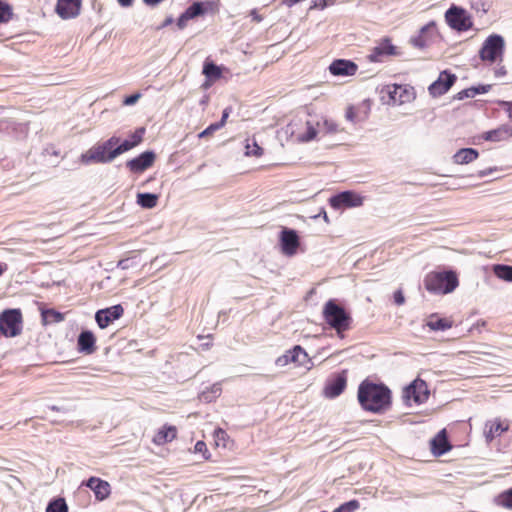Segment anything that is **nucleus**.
<instances>
[{
    "mask_svg": "<svg viewBox=\"0 0 512 512\" xmlns=\"http://www.w3.org/2000/svg\"><path fill=\"white\" fill-rule=\"evenodd\" d=\"M472 7L475 8L477 11H482L483 13H486L488 11V8L486 7V4L481 3H473Z\"/></svg>",
    "mask_w": 512,
    "mask_h": 512,
    "instance_id": "obj_57",
    "label": "nucleus"
},
{
    "mask_svg": "<svg viewBox=\"0 0 512 512\" xmlns=\"http://www.w3.org/2000/svg\"><path fill=\"white\" fill-rule=\"evenodd\" d=\"M195 452H198V453L208 452L206 444H205L204 441H197L196 442V444H195ZM203 455H205V454H203ZM204 458L208 459L209 456H204Z\"/></svg>",
    "mask_w": 512,
    "mask_h": 512,
    "instance_id": "obj_51",
    "label": "nucleus"
},
{
    "mask_svg": "<svg viewBox=\"0 0 512 512\" xmlns=\"http://www.w3.org/2000/svg\"><path fill=\"white\" fill-rule=\"evenodd\" d=\"M431 452L434 456L440 457L452 449V444L450 443L447 435L446 429L440 430L431 440H430Z\"/></svg>",
    "mask_w": 512,
    "mask_h": 512,
    "instance_id": "obj_18",
    "label": "nucleus"
},
{
    "mask_svg": "<svg viewBox=\"0 0 512 512\" xmlns=\"http://www.w3.org/2000/svg\"><path fill=\"white\" fill-rule=\"evenodd\" d=\"M479 157V152L475 148H461L453 155V161L456 164H469Z\"/></svg>",
    "mask_w": 512,
    "mask_h": 512,
    "instance_id": "obj_26",
    "label": "nucleus"
},
{
    "mask_svg": "<svg viewBox=\"0 0 512 512\" xmlns=\"http://www.w3.org/2000/svg\"><path fill=\"white\" fill-rule=\"evenodd\" d=\"M308 355L305 350L296 345L293 349L288 350L283 356L279 357L276 361L278 365H286L289 362L298 363L299 365L303 364L307 359Z\"/></svg>",
    "mask_w": 512,
    "mask_h": 512,
    "instance_id": "obj_22",
    "label": "nucleus"
},
{
    "mask_svg": "<svg viewBox=\"0 0 512 512\" xmlns=\"http://www.w3.org/2000/svg\"><path fill=\"white\" fill-rule=\"evenodd\" d=\"M12 8L11 6L0 0V23H5L11 19Z\"/></svg>",
    "mask_w": 512,
    "mask_h": 512,
    "instance_id": "obj_43",
    "label": "nucleus"
},
{
    "mask_svg": "<svg viewBox=\"0 0 512 512\" xmlns=\"http://www.w3.org/2000/svg\"><path fill=\"white\" fill-rule=\"evenodd\" d=\"M505 74H506V69L503 66L495 70L496 77H500V76H503Z\"/></svg>",
    "mask_w": 512,
    "mask_h": 512,
    "instance_id": "obj_59",
    "label": "nucleus"
},
{
    "mask_svg": "<svg viewBox=\"0 0 512 512\" xmlns=\"http://www.w3.org/2000/svg\"><path fill=\"white\" fill-rule=\"evenodd\" d=\"M439 37L435 21H430L418 31V48L427 47Z\"/></svg>",
    "mask_w": 512,
    "mask_h": 512,
    "instance_id": "obj_21",
    "label": "nucleus"
},
{
    "mask_svg": "<svg viewBox=\"0 0 512 512\" xmlns=\"http://www.w3.org/2000/svg\"><path fill=\"white\" fill-rule=\"evenodd\" d=\"M124 309L122 305L117 304L108 308L100 309L95 313V321L99 328L108 327L114 320L123 316Z\"/></svg>",
    "mask_w": 512,
    "mask_h": 512,
    "instance_id": "obj_12",
    "label": "nucleus"
},
{
    "mask_svg": "<svg viewBox=\"0 0 512 512\" xmlns=\"http://www.w3.org/2000/svg\"><path fill=\"white\" fill-rule=\"evenodd\" d=\"M46 512H68L66 500L62 497L53 498L47 504Z\"/></svg>",
    "mask_w": 512,
    "mask_h": 512,
    "instance_id": "obj_34",
    "label": "nucleus"
},
{
    "mask_svg": "<svg viewBox=\"0 0 512 512\" xmlns=\"http://www.w3.org/2000/svg\"><path fill=\"white\" fill-rule=\"evenodd\" d=\"M249 15L252 17V20L257 23H260L263 20V17L260 14H258L257 9H252Z\"/></svg>",
    "mask_w": 512,
    "mask_h": 512,
    "instance_id": "obj_56",
    "label": "nucleus"
},
{
    "mask_svg": "<svg viewBox=\"0 0 512 512\" xmlns=\"http://www.w3.org/2000/svg\"><path fill=\"white\" fill-rule=\"evenodd\" d=\"M117 2L122 7H130L132 6L134 0H117Z\"/></svg>",
    "mask_w": 512,
    "mask_h": 512,
    "instance_id": "obj_58",
    "label": "nucleus"
},
{
    "mask_svg": "<svg viewBox=\"0 0 512 512\" xmlns=\"http://www.w3.org/2000/svg\"><path fill=\"white\" fill-rule=\"evenodd\" d=\"M491 89L490 84H479L476 86H471L469 88L463 89L460 92H458L454 99L456 100H464L466 98H473L478 94H485L489 92Z\"/></svg>",
    "mask_w": 512,
    "mask_h": 512,
    "instance_id": "obj_27",
    "label": "nucleus"
},
{
    "mask_svg": "<svg viewBox=\"0 0 512 512\" xmlns=\"http://www.w3.org/2000/svg\"><path fill=\"white\" fill-rule=\"evenodd\" d=\"M457 76L449 70H443L440 72L438 78L432 82L428 91L432 97H439L447 93L450 88L455 84Z\"/></svg>",
    "mask_w": 512,
    "mask_h": 512,
    "instance_id": "obj_9",
    "label": "nucleus"
},
{
    "mask_svg": "<svg viewBox=\"0 0 512 512\" xmlns=\"http://www.w3.org/2000/svg\"><path fill=\"white\" fill-rule=\"evenodd\" d=\"M494 275L504 281L512 282V266L506 264H496L493 266Z\"/></svg>",
    "mask_w": 512,
    "mask_h": 512,
    "instance_id": "obj_33",
    "label": "nucleus"
},
{
    "mask_svg": "<svg viewBox=\"0 0 512 512\" xmlns=\"http://www.w3.org/2000/svg\"><path fill=\"white\" fill-rule=\"evenodd\" d=\"M44 323H60L64 320V315L54 309H46L41 313Z\"/></svg>",
    "mask_w": 512,
    "mask_h": 512,
    "instance_id": "obj_35",
    "label": "nucleus"
},
{
    "mask_svg": "<svg viewBox=\"0 0 512 512\" xmlns=\"http://www.w3.org/2000/svg\"><path fill=\"white\" fill-rule=\"evenodd\" d=\"M82 485H86L90 488L94 492L95 498L99 501L105 500L111 493L110 484L97 477H90L87 481L83 482Z\"/></svg>",
    "mask_w": 512,
    "mask_h": 512,
    "instance_id": "obj_20",
    "label": "nucleus"
},
{
    "mask_svg": "<svg viewBox=\"0 0 512 512\" xmlns=\"http://www.w3.org/2000/svg\"><path fill=\"white\" fill-rule=\"evenodd\" d=\"M496 170H497L496 167H494V168L490 167V168H487V169L479 170L477 172V177L484 178V177L490 175L493 171H496Z\"/></svg>",
    "mask_w": 512,
    "mask_h": 512,
    "instance_id": "obj_55",
    "label": "nucleus"
},
{
    "mask_svg": "<svg viewBox=\"0 0 512 512\" xmlns=\"http://www.w3.org/2000/svg\"><path fill=\"white\" fill-rule=\"evenodd\" d=\"M316 126L319 128V131H325L326 133L338 132V125L332 119L323 118L322 121L316 122Z\"/></svg>",
    "mask_w": 512,
    "mask_h": 512,
    "instance_id": "obj_39",
    "label": "nucleus"
},
{
    "mask_svg": "<svg viewBox=\"0 0 512 512\" xmlns=\"http://www.w3.org/2000/svg\"><path fill=\"white\" fill-rule=\"evenodd\" d=\"M320 215H322L323 219L326 221V222H329V219H328V216H327V213L324 209H322V211L320 212L319 215H316L314 216V218H317L319 217Z\"/></svg>",
    "mask_w": 512,
    "mask_h": 512,
    "instance_id": "obj_62",
    "label": "nucleus"
},
{
    "mask_svg": "<svg viewBox=\"0 0 512 512\" xmlns=\"http://www.w3.org/2000/svg\"><path fill=\"white\" fill-rule=\"evenodd\" d=\"M190 18L188 17V15L186 14V12L184 11L180 16L179 18L177 19V26L179 29H183L186 24H187V21H189Z\"/></svg>",
    "mask_w": 512,
    "mask_h": 512,
    "instance_id": "obj_50",
    "label": "nucleus"
},
{
    "mask_svg": "<svg viewBox=\"0 0 512 512\" xmlns=\"http://www.w3.org/2000/svg\"><path fill=\"white\" fill-rule=\"evenodd\" d=\"M245 155L260 157L263 155V148L258 145L254 138L247 139L245 145Z\"/></svg>",
    "mask_w": 512,
    "mask_h": 512,
    "instance_id": "obj_37",
    "label": "nucleus"
},
{
    "mask_svg": "<svg viewBox=\"0 0 512 512\" xmlns=\"http://www.w3.org/2000/svg\"><path fill=\"white\" fill-rule=\"evenodd\" d=\"M497 505L512 510V487L501 492L496 498Z\"/></svg>",
    "mask_w": 512,
    "mask_h": 512,
    "instance_id": "obj_36",
    "label": "nucleus"
},
{
    "mask_svg": "<svg viewBox=\"0 0 512 512\" xmlns=\"http://www.w3.org/2000/svg\"><path fill=\"white\" fill-rule=\"evenodd\" d=\"M512 136V127L508 125L500 126L496 129L484 132L481 139L491 142H500Z\"/></svg>",
    "mask_w": 512,
    "mask_h": 512,
    "instance_id": "obj_25",
    "label": "nucleus"
},
{
    "mask_svg": "<svg viewBox=\"0 0 512 512\" xmlns=\"http://www.w3.org/2000/svg\"><path fill=\"white\" fill-rule=\"evenodd\" d=\"M393 298H394L395 304H397V305H402L405 302V297L401 290L395 291Z\"/></svg>",
    "mask_w": 512,
    "mask_h": 512,
    "instance_id": "obj_52",
    "label": "nucleus"
},
{
    "mask_svg": "<svg viewBox=\"0 0 512 512\" xmlns=\"http://www.w3.org/2000/svg\"><path fill=\"white\" fill-rule=\"evenodd\" d=\"M431 394L426 381L418 376V405L425 403Z\"/></svg>",
    "mask_w": 512,
    "mask_h": 512,
    "instance_id": "obj_38",
    "label": "nucleus"
},
{
    "mask_svg": "<svg viewBox=\"0 0 512 512\" xmlns=\"http://www.w3.org/2000/svg\"><path fill=\"white\" fill-rule=\"evenodd\" d=\"M397 54L396 47L389 38L382 39L367 56L370 62H383L387 57Z\"/></svg>",
    "mask_w": 512,
    "mask_h": 512,
    "instance_id": "obj_14",
    "label": "nucleus"
},
{
    "mask_svg": "<svg viewBox=\"0 0 512 512\" xmlns=\"http://www.w3.org/2000/svg\"><path fill=\"white\" fill-rule=\"evenodd\" d=\"M172 23H173V18H172L171 16H169V17H167V18L164 20V22H163V24H162V27H166V26H168V25H170V24H172Z\"/></svg>",
    "mask_w": 512,
    "mask_h": 512,
    "instance_id": "obj_61",
    "label": "nucleus"
},
{
    "mask_svg": "<svg viewBox=\"0 0 512 512\" xmlns=\"http://www.w3.org/2000/svg\"><path fill=\"white\" fill-rule=\"evenodd\" d=\"M216 7L214 1H195L186 10V14L191 19L203 16L209 11H213Z\"/></svg>",
    "mask_w": 512,
    "mask_h": 512,
    "instance_id": "obj_24",
    "label": "nucleus"
},
{
    "mask_svg": "<svg viewBox=\"0 0 512 512\" xmlns=\"http://www.w3.org/2000/svg\"><path fill=\"white\" fill-rule=\"evenodd\" d=\"M82 0H57L56 13L62 19H73L80 14Z\"/></svg>",
    "mask_w": 512,
    "mask_h": 512,
    "instance_id": "obj_16",
    "label": "nucleus"
},
{
    "mask_svg": "<svg viewBox=\"0 0 512 512\" xmlns=\"http://www.w3.org/2000/svg\"><path fill=\"white\" fill-rule=\"evenodd\" d=\"M221 394V385L216 383L211 387V391L202 392L200 398L205 402H211L214 398H217Z\"/></svg>",
    "mask_w": 512,
    "mask_h": 512,
    "instance_id": "obj_41",
    "label": "nucleus"
},
{
    "mask_svg": "<svg viewBox=\"0 0 512 512\" xmlns=\"http://www.w3.org/2000/svg\"><path fill=\"white\" fill-rule=\"evenodd\" d=\"M323 317L326 323L333 328L337 335L344 337V332L349 330L352 323L351 315L336 300H328L323 307Z\"/></svg>",
    "mask_w": 512,
    "mask_h": 512,
    "instance_id": "obj_3",
    "label": "nucleus"
},
{
    "mask_svg": "<svg viewBox=\"0 0 512 512\" xmlns=\"http://www.w3.org/2000/svg\"><path fill=\"white\" fill-rule=\"evenodd\" d=\"M216 435L217 437H223L224 435H226L225 431L222 430V429H219L217 432H216Z\"/></svg>",
    "mask_w": 512,
    "mask_h": 512,
    "instance_id": "obj_64",
    "label": "nucleus"
},
{
    "mask_svg": "<svg viewBox=\"0 0 512 512\" xmlns=\"http://www.w3.org/2000/svg\"><path fill=\"white\" fill-rule=\"evenodd\" d=\"M177 436V429L175 426H163L153 438V442L157 445H163L171 442Z\"/></svg>",
    "mask_w": 512,
    "mask_h": 512,
    "instance_id": "obj_28",
    "label": "nucleus"
},
{
    "mask_svg": "<svg viewBox=\"0 0 512 512\" xmlns=\"http://www.w3.org/2000/svg\"><path fill=\"white\" fill-rule=\"evenodd\" d=\"M453 325V321L448 318H441L437 314H431L425 324L433 331H445L450 329Z\"/></svg>",
    "mask_w": 512,
    "mask_h": 512,
    "instance_id": "obj_29",
    "label": "nucleus"
},
{
    "mask_svg": "<svg viewBox=\"0 0 512 512\" xmlns=\"http://www.w3.org/2000/svg\"><path fill=\"white\" fill-rule=\"evenodd\" d=\"M357 400L364 411L382 414L391 408L392 392L384 383L364 379L358 386Z\"/></svg>",
    "mask_w": 512,
    "mask_h": 512,
    "instance_id": "obj_1",
    "label": "nucleus"
},
{
    "mask_svg": "<svg viewBox=\"0 0 512 512\" xmlns=\"http://www.w3.org/2000/svg\"><path fill=\"white\" fill-rule=\"evenodd\" d=\"M334 0H315L314 7L319 9L326 8L329 4L333 3Z\"/></svg>",
    "mask_w": 512,
    "mask_h": 512,
    "instance_id": "obj_54",
    "label": "nucleus"
},
{
    "mask_svg": "<svg viewBox=\"0 0 512 512\" xmlns=\"http://www.w3.org/2000/svg\"><path fill=\"white\" fill-rule=\"evenodd\" d=\"M360 507L358 500L353 499L348 502L341 504L338 509L339 512H355Z\"/></svg>",
    "mask_w": 512,
    "mask_h": 512,
    "instance_id": "obj_44",
    "label": "nucleus"
},
{
    "mask_svg": "<svg viewBox=\"0 0 512 512\" xmlns=\"http://www.w3.org/2000/svg\"><path fill=\"white\" fill-rule=\"evenodd\" d=\"M8 270V265L5 262H0V277Z\"/></svg>",
    "mask_w": 512,
    "mask_h": 512,
    "instance_id": "obj_60",
    "label": "nucleus"
},
{
    "mask_svg": "<svg viewBox=\"0 0 512 512\" xmlns=\"http://www.w3.org/2000/svg\"><path fill=\"white\" fill-rule=\"evenodd\" d=\"M389 98L393 104L402 105L415 98L414 88L407 85L394 84L389 87Z\"/></svg>",
    "mask_w": 512,
    "mask_h": 512,
    "instance_id": "obj_15",
    "label": "nucleus"
},
{
    "mask_svg": "<svg viewBox=\"0 0 512 512\" xmlns=\"http://www.w3.org/2000/svg\"><path fill=\"white\" fill-rule=\"evenodd\" d=\"M447 24L458 32H464L472 28L473 22L468 12L459 6L452 5L445 12Z\"/></svg>",
    "mask_w": 512,
    "mask_h": 512,
    "instance_id": "obj_6",
    "label": "nucleus"
},
{
    "mask_svg": "<svg viewBox=\"0 0 512 512\" xmlns=\"http://www.w3.org/2000/svg\"><path fill=\"white\" fill-rule=\"evenodd\" d=\"M221 129L220 127H218L217 123H212L210 124L206 129H204L202 132L199 133L198 137L199 138H204V137H207L211 134H213L214 132H216L217 130Z\"/></svg>",
    "mask_w": 512,
    "mask_h": 512,
    "instance_id": "obj_46",
    "label": "nucleus"
},
{
    "mask_svg": "<svg viewBox=\"0 0 512 512\" xmlns=\"http://www.w3.org/2000/svg\"><path fill=\"white\" fill-rule=\"evenodd\" d=\"M347 386V370L332 374L326 381L324 395L333 399L338 397Z\"/></svg>",
    "mask_w": 512,
    "mask_h": 512,
    "instance_id": "obj_10",
    "label": "nucleus"
},
{
    "mask_svg": "<svg viewBox=\"0 0 512 512\" xmlns=\"http://www.w3.org/2000/svg\"><path fill=\"white\" fill-rule=\"evenodd\" d=\"M504 46V38L499 34H492L483 42L479 56L481 60L493 63L502 55Z\"/></svg>",
    "mask_w": 512,
    "mask_h": 512,
    "instance_id": "obj_7",
    "label": "nucleus"
},
{
    "mask_svg": "<svg viewBox=\"0 0 512 512\" xmlns=\"http://www.w3.org/2000/svg\"><path fill=\"white\" fill-rule=\"evenodd\" d=\"M22 330L20 309H7L0 314V332L6 337H16Z\"/></svg>",
    "mask_w": 512,
    "mask_h": 512,
    "instance_id": "obj_5",
    "label": "nucleus"
},
{
    "mask_svg": "<svg viewBox=\"0 0 512 512\" xmlns=\"http://www.w3.org/2000/svg\"><path fill=\"white\" fill-rule=\"evenodd\" d=\"M96 339L94 334L89 330L82 331L77 339L78 351L86 355H90L96 350Z\"/></svg>",
    "mask_w": 512,
    "mask_h": 512,
    "instance_id": "obj_23",
    "label": "nucleus"
},
{
    "mask_svg": "<svg viewBox=\"0 0 512 512\" xmlns=\"http://www.w3.org/2000/svg\"><path fill=\"white\" fill-rule=\"evenodd\" d=\"M158 195L154 193H138L137 204L145 209H152L157 205Z\"/></svg>",
    "mask_w": 512,
    "mask_h": 512,
    "instance_id": "obj_31",
    "label": "nucleus"
},
{
    "mask_svg": "<svg viewBox=\"0 0 512 512\" xmlns=\"http://www.w3.org/2000/svg\"><path fill=\"white\" fill-rule=\"evenodd\" d=\"M131 264H132V260L130 258L121 259L118 262L117 267L121 268L123 270H126V269H129L131 267Z\"/></svg>",
    "mask_w": 512,
    "mask_h": 512,
    "instance_id": "obj_53",
    "label": "nucleus"
},
{
    "mask_svg": "<svg viewBox=\"0 0 512 512\" xmlns=\"http://www.w3.org/2000/svg\"><path fill=\"white\" fill-rule=\"evenodd\" d=\"M144 134L145 128L139 127L134 131V133L131 134L128 140H130L133 143L134 147H136L142 142Z\"/></svg>",
    "mask_w": 512,
    "mask_h": 512,
    "instance_id": "obj_45",
    "label": "nucleus"
},
{
    "mask_svg": "<svg viewBox=\"0 0 512 512\" xmlns=\"http://www.w3.org/2000/svg\"><path fill=\"white\" fill-rule=\"evenodd\" d=\"M202 73L211 81L218 80L222 76L221 67L209 60L204 62Z\"/></svg>",
    "mask_w": 512,
    "mask_h": 512,
    "instance_id": "obj_30",
    "label": "nucleus"
},
{
    "mask_svg": "<svg viewBox=\"0 0 512 512\" xmlns=\"http://www.w3.org/2000/svg\"><path fill=\"white\" fill-rule=\"evenodd\" d=\"M306 125V132L299 136V139L302 142H309L313 140L319 131V128H316L315 124L311 121H307Z\"/></svg>",
    "mask_w": 512,
    "mask_h": 512,
    "instance_id": "obj_40",
    "label": "nucleus"
},
{
    "mask_svg": "<svg viewBox=\"0 0 512 512\" xmlns=\"http://www.w3.org/2000/svg\"><path fill=\"white\" fill-rule=\"evenodd\" d=\"M509 430V424L500 418L487 420L484 425V438L487 444H491L496 437Z\"/></svg>",
    "mask_w": 512,
    "mask_h": 512,
    "instance_id": "obj_17",
    "label": "nucleus"
},
{
    "mask_svg": "<svg viewBox=\"0 0 512 512\" xmlns=\"http://www.w3.org/2000/svg\"><path fill=\"white\" fill-rule=\"evenodd\" d=\"M280 246L283 254L293 256L300 245V238L296 230L284 227L279 235Z\"/></svg>",
    "mask_w": 512,
    "mask_h": 512,
    "instance_id": "obj_11",
    "label": "nucleus"
},
{
    "mask_svg": "<svg viewBox=\"0 0 512 512\" xmlns=\"http://www.w3.org/2000/svg\"><path fill=\"white\" fill-rule=\"evenodd\" d=\"M133 148H134V145L130 140L125 139V140L121 141V138L118 137V143L115 145L116 158L119 155H121Z\"/></svg>",
    "mask_w": 512,
    "mask_h": 512,
    "instance_id": "obj_42",
    "label": "nucleus"
},
{
    "mask_svg": "<svg viewBox=\"0 0 512 512\" xmlns=\"http://www.w3.org/2000/svg\"><path fill=\"white\" fill-rule=\"evenodd\" d=\"M231 110H232L231 107H226L223 110L221 119L218 122H216L218 127L222 128L225 125V123L230 115Z\"/></svg>",
    "mask_w": 512,
    "mask_h": 512,
    "instance_id": "obj_49",
    "label": "nucleus"
},
{
    "mask_svg": "<svg viewBox=\"0 0 512 512\" xmlns=\"http://www.w3.org/2000/svg\"><path fill=\"white\" fill-rule=\"evenodd\" d=\"M141 97L140 93H134L124 98L123 104L126 106L134 105Z\"/></svg>",
    "mask_w": 512,
    "mask_h": 512,
    "instance_id": "obj_47",
    "label": "nucleus"
},
{
    "mask_svg": "<svg viewBox=\"0 0 512 512\" xmlns=\"http://www.w3.org/2000/svg\"><path fill=\"white\" fill-rule=\"evenodd\" d=\"M425 289L434 295H447L459 286V278L453 269L432 271L423 280Z\"/></svg>",
    "mask_w": 512,
    "mask_h": 512,
    "instance_id": "obj_2",
    "label": "nucleus"
},
{
    "mask_svg": "<svg viewBox=\"0 0 512 512\" xmlns=\"http://www.w3.org/2000/svg\"><path fill=\"white\" fill-rule=\"evenodd\" d=\"M401 399L406 407H411V401L416 402V378L403 388Z\"/></svg>",
    "mask_w": 512,
    "mask_h": 512,
    "instance_id": "obj_32",
    "label": "nucleus"
},
{
    "mask_svg": "<svg viewBox=\"0 0 512 512\" xmlns=\"http://www.w3.org/2000/svg\"><path fill=\"white\" fill-rule=\"evenodd\" d=\"M357 69V64L348 59H336L329 66V72L334 76H353Z\"/></svg>",
    "mask_w": 512,
    "mask_h": 512,
    "instance_id": "obj_19",
    "label": "nucleus"
},
{
    "mask_svg": "<svg viewBox=\"0 0 512 512\" xmlns=\"http://www.w3.org/2000/svg\"><path fill=\"white\" fill-rule=\"evenodd\" d=\"M345 117L348 121L353 122V123H357L359 121L353 106H349L347 108Z\"/></svg>",
    "mask_w": 512,
    "mask_h": 512,
    "instance_id": "obj_48",
    "label": "nucleus"
},
{
    "mask_svg": "<svg viewBox=\"0 0 512 512\" xmlns=\"http://www.w3.org/2000/svg\"><path fill=\"white\" fill-rule=\"evenodd\" d=\"M364 198L355 191L346 190L339 192L329 198L330 206L339 210L341 208H353L363 205Z\"/></svg>",
    "mask_w": 512,
    "mask_h": 512,
    "instance_id": "obj_8",
    "label": "nucleus"
},
{
    "mask_svg": "<svg viewBox=\"0 0 512 512\" xmlns=\"http://www.w3.org/2000/svg\"><path fill=\"white\" fill-rule=\"evenodd\" d=\"M156 159L154 151L148 150L139 154L137 157L127 161V168L133 173H141L150 168Z\"/></svg>",
    "mask_w": 512,
    "mask_h": 512,
    "instance_id": "obj_13",
    "label": "nucleus"
},
{
    "mask_svg": "<svg viewBox=\"0 0 512 512\" xmlns=\"http://www.w3.org/2000/svg\"><path fill=\"white\" fill-rule=\"evenodd\" d=\"M48 408H49L50 410H52V411H57V412H59V411H62V410H63V408H61V407H59V406H56V405H51V406H49Z\"/></svg>",
    "mask_w": 512,
    "mask_h": 512,
    "instance_id": "obj_63",
    "label": "nucleus"
},
{
    "mask_svg": "<svg viewBox=\"0 0 512 512\" xmlns=\"http://www.w3.org/2000/svg\"><path fill=\"white\" fill-rule=\"evenodd\" d=\"M118 143V136H111L109 139L96 143L80 156V161L89 165L92 163H111L116 159L115 145Z\"/></svg>",
    "mask_w": 512,
    "mask_h": 512,
    "instance_id": "obj_4",
    "label": "nucleus"
}]
</instances>
